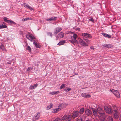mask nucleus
I'll return each instance as SVG.
<instances>
[{"label": "nucleus", "instance_id": "nucleus-7", "mask_svg": "<svg viewBox=\"0 0 121 121\" xmlns=\"http://www.w3.org/2000/svg\"><path fill=\"white\" fill-rule=\"evenodd\" d=\"M117 109L116 108L114 110L113 115L115 118H118L119 116V114L117 111Z\"/></svg>", "mask_w": 121, "mask_h": 121}, {"label": "nucleus", "instance_id": "nucleus-34", "mask_svg": "<svg viewBox=\"0 0 121 121\" xmlns=\"http://www.w3.org/2000/svg\"><path fill=\"white\" fill-rule=\"evenodd\" d=\"M7 26L5 25H2L0 26V29H2L3 28H6Z\"/></svg>", "mask_w": 121, "mask_h": 121}, {"label": "nucleus", "instance_id": "nucleus-20", "mask_svg": "<svg viewBox=\"0 0 121 121\" xmlns=\"http://www.w3.org/2000/svg\"><path fill=\"white\" fill-rule=\"evenodd\" d=\"M81 95L82 97L85 98L90 97H91V95H90L84 93H82Z\"/></svg>", "mask_w": 121, "mask_h": 121}, {"label": "nucleus", "instance_id": "nucleus-24", "mask_svg": "<svg viewBox=\"0 0 121 121\" xmlns=\"http://www.w3.org/2000/svg\"><path fill=\"white\" fill-rule=\"evenodd\" d=\"M65 42V40H62L60 41L57 44L58 45H61L64 44Z\"/></svg>", "mask_w": 121, "mask_h": 121}, {"label": "nucleus", "instance_id": "nucleus-9", "mask_svg": "<svg viewBox=\"0 0 121 121\" xmlns=\"http://www.w3.org/2000/svg\"><path fill=\"white\" fill-rule=\"evenodd\" d=\"M40 116V114L39 112H37L36 113L35 116L33 118V121H35L38 120V119Z\"/></svg>", "mask_w": 121, "mask_h": 121}, {"label": "nucleus", "instance_id": "nucleus-16", "mask_svg": "<svg viewBox=\"0 0 121 121\" xmlns=\"http://www.w3.org/2000/svg\"><path fill=\"white\" fill-rule=\"evenodd\" d=\"M66 105L65 104L62 103L58 106V107L60 108L61 110L62 108H65Z\"/></svg>", "mask_w": 121, "mask_h": 121}, {"label": "nucleus", "instance_id": "nucleus-46", "mask_svg": "<svg viewBox=\"0 0 121 121\" xmlns=\"http://www.w3.org/2000/svg\"><path fill=\"white\" fill-rule=\"evenodd\" d=\"M119 120H120V121H121V115L120 116V117Z\"/></svg>", "mask_w": 121, "mask_h": 121}, {"label": "nucleus", "instance_id": "nucleus-35", "mask_svg": "<svg viewBox=\"0 0 121 121\" xmlns=\"http://www.w3.org/2000/svg\"><path fill=\"white\" fill-rule=\"evenodd\" d=\"M65 84H62L61 85L60 87V89H62L65 88Z\"/></svg>", "mask_w": 121, "mask_h": 121}, {"label": "nucleus", "instance_id": "nucleus-21", "mask_svg": "<svg viewBox=\"0 0 121 121\" xmlns=\"http://www.w3.org/2000/svg\"><path fill=\"white\" fill-rule=\"evenodd\" d=\"M86 116L85 115H84L82 116V118H77L76 121H84V119L86 118Z\"/></svg>", "mask_w": 121, "mask_h": 121}, {"label": "nucleus", "instance_id": "nucleus-36", "mask_svg": "<svg viewBox=\"0 0 121 121\" xmlns=\"http://www.w3.org/2000/svg\"><path fill=\"white\" fill-rule=\"evenodd\" d=\"M26 49L29 51L30 52H31V49L30 47L29 46H28L27 48H26Z\"/></svg>", "mask_w": 121, "mask_h": 121}, {"label": "nucleus", "instance_id": "nucleus-26", "mask_svg": "<svg viewBox=\"0 0 121 121\" xmlns=\"http://www.w3.org/2000/svg\"><path fill=\"white\" fill-rule=\"evenodd\" d=\"M64 36V33L63 32H60L59 34V36L60 38H63Z\"/></svg>", "mask_w": 121, "mask_h": 121}, {"label": "nucleus", "instance_id": "nucleus-39", "mask_svg": "<svg viewBox=\"0 0 121 121\" xmlns=\"http://www.w3.org/2000/svg\"><path fill=\"white\" fill-rule=\"evenodd\" d=\"M11 61L9 60H6V63L8 64H10L11 63Z\"/></svg>", "mask_w": 121, "mask_h": 121}, {"label": "nucleus", "instance_id": "nucleus-2", "mask_svg": "<svg viewBox=\"0 0 121 121\" xmlns=\"http://www.w3.org/2000/svg\"><path fill=\"white\" fill-rule=\"evenodd\" d=\"M82 36L83 37L84 40H85L87 43H89L90 42L88 39L84 38H92V36L90 34L86 33H82Z\"/></svg>", "mask_w": 121, "mask_h": 121}, {"label": "nucleus", "instance_id": "nucleus-38", "mask_svg": "<svg viewBox=\"0 0 121 121\" xmlns=\"http://www.w3.org/2000/svg\"><path fill=\"white\" fill-rule=\"evenodd\" d=\"M60 119L59 118H56L53 121H60Z\"/></svg>", "mask_w": 121, "mask_h": 121}, {"label": "nucleus", "instance_id": "nucleus-31", "mask_svg": "<svg viewBox=\"0 0 121 121\" xmlns=\"http://www.w3.org/2000/svg\"><path fill=\"white\" fill-rule=\"evenodd\" d=\"M60 109L59 108H57L56 109H55L54 110V112H58L60 110Z\"/></svg>", "mask_w": 121, "mask_h": 121}, {"label": "nucleus", "instance_id": "nucleus-30", "mask_svg": "<svg viewBox=\"0 0 121 121\" xmlns=\"http://www.w3.org/2000/svg\"><path fill=\"white\" fill-rule=\"evenodd\" d=\"M71 89L70 88L66 87L64 89V91L65 92H68L71 90Z\"/></svg>", "mask_w": 121, "mask_h": 121}, {"label": "nucleus", "instance_id": "nucleus-43", "mask_svg": "<svg viewBox=\"0 0 121 121\" xmlns=\"http://www.w3.org/2000/svg\"><path fill=\"white\" fill-rule=\"evenodd\" d=\"M31 68L30 67H28L27 71H29L31 69Z\"/></svg>", "mask_w": 121, "mask_h": 121}, {"label": "nucleus", "instance_id": "nucleus-41", "mask_svg": "<svg viewBox=\"0 0 121 121\" xmlns=\"http://www.w3.org/2000/svg\"><path fill=\"white\" fill-rule=\"evenodd\" d=\"M60 93V92L59 91H55V94H57Z\"/></svg>", "mask_w": 121, "mask_h": 121}, {"label": "nucleus", "instance_id": "nucleus-33", "mask_svg": "<svg viewBox=\"0 0 121 121\" xmlns=\"http://www.w3.org/2000/svg\"><path fill=\"white\" fill-rule=\"evenodd\" d=\"M47 34L48 35L50 36L52 38V33L48 32H47Z\"/></svg>", "mask_w": 121, "mask_h": 121}, {"label": "nucleus", "instance_id": "nucleus-1", "mask_svg": "<svg viewBox=\"0 0 121 121\" xmlns=\"http://www.w3.org/2000/svg\"><path fill=\"white\" fill-rule=\"evenodd\" d=\"M77 38V35L75 34H74L73 36L71 37L70 38L71 40L69 41L70 42L73 44H74V43H79L81 45L84 47L88 46V45L85 42L80 38H78V40H77L76 39Z\"/></svg>", "mask_w": 121, "mask_h": 121}, {"label": "nucleus", "instance_id": "nucleus-15", "mask_svg": "<svg viewBox=\"0 0 121 121\" xmlns=\"http://www.w3.org/2000/svg\"><path fill=\"white\" fill-rule=\"evenodd\" d=\"M102 45L104 47L108 48H110L113 47L112 45L110 44H102Z\"/></svg>", "mask_w": 121, "mask_h": 121}, {"label": "nucleus", "instance_id": "nucleus-40", "mask_svg": "<svg viewBox=\"0 0 121 121\" xmlns=\"http://www.w3.org/2000/svg\"><path fill=\"white\" fill-rule=\"evenodd\" d=\"M49 94L51 95H55V91H52L50 92Z\"/></svg>", "mask_w": 121, "mask_h": 121}, {"label": "nucleus", "instance_id": "nucleus-25", "mask_svg": "<svg viewBox=\"0 0 121 121\" xmlns=\"http://www.w3.org/2000/svg\"><path fill=\"white\" fill-rule=\"evenodd\" d=\"M33 44L37 48H40V47L39 46V45L38 43H37L36 42H35V41L33 42Z\"/></svg>", "mask_w": 121, "mask_h": 121}, {"label": "nucleus", "instance_id": "nucleus-48", "mask_svg": "<svg viewBox=\"0 0 121 121\" xmlns=\"http://www.w3.org/2000/svg\"><path fill=\"white\" fill-rule=\"evenodd\" d=\"M88 121V120H87V121Z\"/></svg>", "mask_w": 121, "mask_h": 121}, {"label": "nucleus", "instance_id": "nucleus-42", "mask_svg": "<svg viewBox=\"0 0 121 121\" xmlns=\"http://www.w3.org/2000/svg\"><path fill=\"white\" fill-rule=\"evenodd\" d=\"M49 106L51 107V108H52L53 107V105L51 103L50 105H49Z\"/></svg>", "mask_w": 121, "mask_h": 121}, {"label": "nucleus", "instance_id": "nucleus-45", "mask_svg": "<svg viewBox=\"0 0 121 121\" xmlns=\"http://www.w3.org/2000/svg\"><path fill=\"white\" fill-rule=\"evenodd\" d=\"M90 48L91 49H93V50L94 49V47H93V46H91V47H90Z\"/></svg>", "mask_w": 121, "mask_h": 121}, {"label": "nucleus", "instance_id": "nucleus-13", "mask_svg": "<svg viewBox=\"0 0 121 121\" xmlns=\"http://www.w3.org/2000/svg\"><path fill=\"white\" fill-rule=\"evenodd\" d=\"M3 19L4 21L5 22L8 23H13L14 24L15 23V22L11 20H8L7 19H8V18L6 17H4Z\"/></svg>", "mask_w": 121, "mask_h": 121}, {"label": "nucleus", "instance_id": "nucleus-5", "mask_svg": "<svg viewBox=\"0 0 121 121\" xmlns=\"http://www.w3.org/2000/svg\"><path fill=\"white\" fill-rule=\"evenodd\" d=\"M98 116L99 119L101 120H103L105 119L106 117V115L105 114L104 112L99 114Z\"/></svg>", "mask_w": 121, "mask_h": 121}, {"label": "nucleus", "instance_id": "nucleus-37", "mask_svg": "<svg viewBox=\"0 0 121 121\" xmlns=\"http://www.w3.org/2000/svg\"><path fill=\"white\" fill-rule=\"evenodd\" d=\"M89 20L90 21H91L93 22H94V20L93 19V18L92 17H91L89 19Z\"/></svg>", "mask_w": 121, "mask_h": 121}, {"label": "nucleus", "instance_id": "nucleus-32", "mask_svg": "<svg viewBox=\"0 0 121 121\" xmlns=\"http://www.w3.org/2000/svg\"><path fill=\"white\" fill-rule=\"evenodd\" d=\"M84 110L83 108H81L79 111L80 113H82L84 112Z\"/></svg>", "mask_w": 121, "mask_h": 121}, {"label": "nucleus", "instance_id": "nucleus-29", "mask_svg": "<svg viewBox=\"0 0 121 121\" xmlns=\"http://www.w3.org/2000/svg\"><path fill=\"white\" fill-rule=\"evenodd\" d=\"M108 121H113V118L112 116H109L107 119Z\"/></svg>", "mask_w": 121, "mask_h": 121}, {"label": "nucleus", "instance_id": "nucleus-28", "mask_svg": "<svg viewBox=\"0 0 121 121\" xmlns=\"http://www.w3.org/2000/svg\"><path fill=\"white\" fill-rule=\"evenodd\" d=\"M29 20H32V19L30 18L29 17H28L26 18H23L22 19V22H24L25 21H26Z\"/></svg>", "mask_w": 121, "mask_h": 121}, {"label": "nucleus", "instance_id": "nucleus-14", "mask_svg": "<svg viewBox=\"0 0 121 121\" xmlns=\"http://www.w3.org/2000/svg\"><path fill=\"white\" fill-rule=\"evenodd\" d=\"M85 113L86 115L87 116H91L92 114L91 111L89 109L86 110Z\"/></svg>", "mask_w": 121, "mask_h": 121}, {"label": "nucleus", "instance_id": "nucleus-10", "mask_svg": "<svg viewBox=\"0 0 121 121\" xmlns=\"http://www.w3.org/2000/svg\"><path fill=\"white\" fill-rule=\"evenodd\" d=\"M62 30V29L60 27H57L54 30V34L55 35H56L57 33L60 32Z\"/></svg>", "mask_w": 121, "mask_h": 121}, {"label": "nucleus", "instance_id": "nucleus-27", "mask_svg": "<svg viewBox=\"0 0 121 121\" xmlns=\"http://www.w3.org/2000/svg\"><path fill=\"white\" fill-rule=\"evenodd\" d=\"M0 49H1L2 51H6L7 50H6L4 48V46L2 45L0 46Z\"/></svg>", "mask_w": 121, "mask_h": 121}, {"label": "nucleus", "instance_id": "nucleus-11", "mask_svg": "<svg viewBox=\"0 0 121 121\" xmlns=\"http://www.w3.org/2000/svg\"><path fill=\"white\" fill-rule=\"evenodd\" d=\"M23 6H24L26 8H27L31 10H32L33 9L28 4L24 3L23 4Z\"/></svg>", "mask_w": 121, "mask_h": 121}, {"label": "nucleus", "instance_id": "nucleus-17", "mask_svg": "<svg viewBox=\"0 0 121 121\" xmlns=\"http://www.w3.org/2000/svg\"><path fill=\"white\" fill-rule=\"evenodd\" d=\"M79 112L77 111H75L73 113V114L72 115V117L74 118L76 117L78 115Z\"/></svg>", "mask_w": 121, "mask_h": 121}, {"label": "nucleus", "instance_id": "nucleus-19", "mask_svg": "<svg viewBox=\"0 0 121 121\" xmlns=\"http://www.w3.org/2000/svg\"><path fill=\"white\" fill-rule=\"evenodd\" d=\"M97 110L99 114L104 112V110L100 107L98 108Z\"/></svg>", "mask_w": 121, "mask_h": 121}, {"label": "nucleus", "instance_id": "nucleus-3", "mask_svg": "<svg viewBox=\"0 0 121 121\" xmlns=\"http://www.w3.org/2000/svg\"><path fill=\"white\" fill-rule=\"evenodd\" d=\"M72 117V115H71L69 116L65 115L62 118V120L63 121L65 120V121H69L71 120Z\"/></svg>", "mask_w": 121, "mask_h": 121}, {"label": "nucleus", "instance_id": "nucleus-18", "mask_svg": "<svg viewBox=\"0 0 121 121\" xmlns=\"http://www.w3.org/2000/svg\"><path fill=\"white\" fill-rule=\"evenodd\" d=\"M38 84L36 83L33 85H31L30 86L29 88L30 89H33L35 88L38 86Z\"/></svg>", "mask_w": 121, "mask_h": 121}, {"label": "nucleus", "instance_id": "nucleus-44", "mask_svg": "<svg viewBox=\"0 0 121 121\" xmlns=\"http://www.w3.org/2000/svg\"><path fill=\"white\" fill-rule=\"evenodd\" d=\"M51 107L49 106V105L47 107V109L48 110H49L50 109V108H51Z\"/></svg>", "mask_w": 121, "mask_h": 121}, {"label": "nucleus", "instance_id": "nucleus-22", "mask_svg": "<svg viewBox=\"0 0 121 121\" xmlns=\"http://www.w3.org/2000/svg\"><path fill=\"white\" fill-rule=\"evenodd\" d=\"M102 35L105 37H108L109 38H110L111 37V35H109L108 34L104 33H103L102 34Z\"/></svg>", "mask_w": 121, "mask_h": 121}, {"label": "nucleus", "instance_id": "nucleus-47", "mask_svg": "<svg viewBox=\"0 0 121 121\" xmlns=\"http://www.w3.org/2000/svg\"><path fill=\"white\" fill-rule=\"evenodd\" d=\"M104 120L105 119H104L103 120H101L102 121H106Z\"/></svg>", "mask_w": 121, "mask_h": 121}, {"label": "nucleus", "instance_id": "nucleus-12", "mask_svg": "<svg viewBox=\"0 0 121 121\" xmlns=\"http://www.w3.org/2000/svg\"><path fill=\"white\" fill-rule=\"evenodd\" d=\"M57 17H52L49 18L47 19H46L47 21L48 22H51L53 21H55Z\"/></svg>", "mask_w": 121, "mask_h": 121}, {"label": "nucleus", "instance_id": "nucleus-8", "mask_svg": "<svg viewBox=\"0 0 121 121\" xmlns=\"http://www.w3.org/2000/svg\"><path fill=\"white\" fill-rule=\"evenodd\" d=\"M104 110L106 113L109 114H111L112 112L111 108L110 107H104Z\"/></svg>", "mask_w": 121, "mask_h": 121}, {"label": "nucleus", "instance_id": "nucleus-6", "mask_svg": "<svg viewBox=\"0 0 121 121\" xmlns=\"http://www.w3.org/2000/svg\"><path fill=\"white\" fill-rule=\"evenodd\" d=\"M33 35L31 34H27L26 35V37L27 39L29 40L31 42L33 41L34 37Z\"/></svg>", "mask_w": 121, "mask_h": 121}, {"label": "nucleus", "instance_id": "nucleus-4", "mask_svg": "<svg viewBox=\"0 0 121 121\" xmlns=\"http://www.w3.org/2000/svg\"><path fill=\"white\" fill-rule=\"evenodd\" d=\"M110 91L114 94L117 97L119 98L120 97V95L118 92L117 91L114 89H110Z\"/></svg>", "mask_w": 121, "mask_h": 121}, {"label": "nucleus", "instance_id": "nucleus-23", "mask_svg": "<svg viewBox=\"0 0 121 121\" xmlns=\"http://www.w3.org/2000/svg\"><path fill=\"white\" fill-rule=\"evenodd\" d=\"M98 112L97 110H94L93 111V114L94 116L95 117H97L98 116Z\"/></svg>", "mask_w": 121, "mask_h": 121}]
</instances>
